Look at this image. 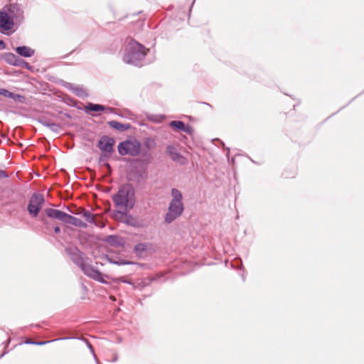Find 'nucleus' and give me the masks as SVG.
<instances>
[{"instance_id": "obj_1", "label": "nucleus", "mask_w": 364, "mask_h": 364, "mask_svg": "<svg viewBox=\"0 0 364 364\" xmlns=\"http://www.w3.org/2000/svg\"><path fill=\"white\" fill-rule=\"evenodd\" d=\"M135 191L129 183L121 186L115 194V206L120 208L115 210V221H119L127 225H134L135 219L127 214V210L132 209L135 203Z\"/></svg>"}, {"instance_id": "obj_2", "label": "nucleus", "mask_w": 364, "mask_h": 364, "mask_svg": "<svg viewBox=\"0 0 364 364\" xmlns=\"http://www.w3.org/2000/svg\"><path fill=\"white\" fill-rule=\"evenodd\" d=\"M22 16V12L16 4H9L0 11V32L9 34L13 31L14 18Z\"/></svg>"}, {"instance_id": "obj_3", "label": "nucleus", "mask_w": 364, "mask_h": 364, "mask_svg": "<svg viewBox=\"0 0 364 364\" xmlns=\"http://www.w3.org/2000/svg\"><path fill=\"white\" fill-rule=\"evenodd\" d=\"M172 199L169 203L168 212L165 215V222L171 223L178 218L183 211V196L180 191L176 188L171 190Z\"/></svg>"}, {"instance_id": "obj_4", "label": "nucleus", "mask_w": 364, "mask_h": 364, "mask_svg": "<svg viewBox=\"0 0 364 364\" xmlns=\"http://www.w3.org/2000/svg\"><path fill=\"white\" fill-rule=\"evenodd\" d=\"M149 49L136 41L132 40L128 45L127 53L124 60L129 63H135L145 57Z\"/></svg>"}, {"instance_id": "obj_5", "label": "nucleus", "mask_w": 364, "mask_h": 364, "mask_svg": "<svg viewBox=\"0 0 364 364\" xmlns=\"http://www.w3.org/2000/svg\"><path fill=\"white\" fill-rule=\"evenodd\" d=\"M99 149L102 151V154L100 156V161L102 166L106 168L109 173H111V166L107 163V158L112 154L114 146V139L107 136H103L100 138L97 144Z\"/></svg>"}, {"instance_id": "obj_6", "label": "nucleus", "mask_w": 364, "mask_h": 364, "mask_svg": "<svg viewBox=\"0 0 364 364\" xmlns=\"http://www.w3.org/2000/svg\"><path fill=\"white\" fill-rule=\"evenodd\" d=\"M141 149V144L136 139H129L118 145V151L121 155L136 156Z\"/></svg>"}, {"instance_id": "obj_7", "label": "nucleus", "mask_w": 364, "mask_h": 364, "mask_svg": "<svg viewBox=\"0 0 364 364\" xmlns=\"http://www.w3.org/2000/svg\"><path fill=\"white\" fill-rule=\"evenodd\" d=\"M44 203V198L41 194H34L31 198L28 206L29 213L33 217H36L39 210L42 208Z\"/></svg>"}, {"instance_id": "obj_8", "label": "nucleus", "mask_w": 364, "mask_h": 364, "mask_svg": "<svg viewBox=\"0 0 364 364\" xmlns=\"http://www.w3.org/2000/svg\"><path fill=\"white\" fill-rule=\"evenodd\" d=\"M82 269L84 273L88 277L100 282H103L101 273L92 267L89 264H83L82 265Z\"/></svg>"}, {"instance_id": "obj_9", "label": "nucleus", "mask_w": 364, "mask_h": 364, "mask_svg": "<svg viewBox=\"0 0 364 364\" xmlns=\"http://www.w3.org/2000/svg\"><path fill=\"white\" fill-rule=\"evenodd\" d=\"M168 156L175 161L180 164L186 163V159L178 151L177 148L173 146H168L166 149Z\"/></svg>"}, {"instance_id": "obj_10", "label": "nucleus", "mask_w": 364, "mask_h": 364, "mask_svg": "<svg viewBox=\"0 0 364 364\" xmlns=\"http://www.w3.org/2000/svg\"><path fill=\"white\" fill-rule=\"evenodd\" d=\"M63 223H65L68 224H71L75 227L82 228H86L87 226V224L85 223H84L82 220H81L80 219L75 218L71 215L67 214L66 213H65V220H63Z\"/></svg>"}, {"instance_id": "obj_11", "label": "nucleus", "mask_w": 364, "mask_h": 364, "mask_svg": "<svg viewBox=\"0 0 364 364\" xmlns=\"http://www.w3.org/2000/svg\"><path fill=\"white\" fill-rule=\"evenodd\" d=\"M46 215L51 218L58 219L63 222L65 220V213L61 210L53 209V208H47L46 209Z\"/></svg>"}, {"instance_id": "obj_12", "label": "nucleus", "mask_w": 364, "mask_h": 364, "mask_svg": "<svg viewBox=\"0 0 364 364\" xmlns=\"http://www.w3.org/2000/svg\"><path fill=\"white\" fill-rule=\"evenodd\" d=\"M18 54L23 57H31L33 55L34 50L27 46H19L16 48Z\"/></svg>"}, {"instance_id": "obj_13", "label": "nucleus", "mask_w": 364, "mask_h": 364, "mask_svg": "<svg viewBox=\"0 0 364 364\" xmlns=\"http://www.w3.org/2000/svg\"><path fill=\"white\" fill-rule=\"evenodd\" d=\"M148 245L145 244H138L134 247V251L137 255L139 257H142L145 255V253L147 251Z\"/></svg>"}, {"instance_id": "obj_14", "label": "nucleus", "mask_w": 364, "mask_h": 364, "mask_svg": "<svg viewBox=\"0 0 364 364\" xmlns=\"http://www.w3.org/2000/svg\"><path fill=\"white\" fill-rule=\"evenodd\" d=\"M92 223L95 224L97 227L104 228L106 224V220H104L102 215L95 214Z\"/></svg>"}, {"instance_id": "obj_15", "label": "nucleus", "mask_w": 364, "mask_h": 364, "mask_svg": "<svg viewBox=\"0 0 364 364\" xmlns=\"http://www.w3.org/2000/svg\"><path fill=\"white\" fill-rule=\"evenodd\" d=\"M115 249L121 248L119 251H122L125 248L126 242L122 237L115 236Z\"/></svg>"}, {"instance_id": "obj_16", "label": "nucleus", "mask_w": 364, "mask_h": 364, "mask_svg": "<svg viewBox=\"0 0 364 364\" xmlns=\"http://www.w3.org/2000/svg\"><path fill=\"white\" fill-rule=\"evenodd\" d=\"M171 127L176 128L178 130L185 131L186 130V125L183 122L181 121H172L170 123Z\"/></svg>"}, {"instance_id": "obj_17", "label": "nucleus", "mask_w": 364, "mask_h": 364, "mask_svg": "<svg viewBox=\"0 0 364 364\" xmlns=\"http://www.w3.org/2000/svg\"><path fill=\"white\" fill-rule=\"evenodd\" d=\"M86 109L87 111H91V112H100V111L103 110V107L100 105L89 104L86 107Z\"/></svg>"}, {"instance_id": "obj_18", "label": "nucleus", "mask_w": 364, "mask_h": 364, "mask_svg": "<svg viewBox=\"0 0 364 364\" xmlns=\"http://www.w3.org/2000/svg\"><path fill=\"white\" fill-rule=\"evenodd\" d=\"M95 214H92L90 211L85 210H82V216L86 219V220L89 223H92V220L95 218Z\"/></svg>"}, {"instance_id": "obj_19", "label": "nucleus", "mask_w": 364, "mask_h": 364, "mask_svg": "<svg viewBox=\"0 0 364 364\" xmlns=\"http://www.w3.org/2000/svg\"><path fill=\"white\" fill-rule=\"evenodd\" d=\"M73 338H77V339H79V340H82V341H89V338H87L86 336H82V337H79V338L78 337L68 336V337L55 338V339L50 340V341L55 342V341H58L59 340L73 339Z\"/></svg>"}, {"instance_id": "obj_20", "label": "nucleus", "mask_w": 364, "mask_h": 364, "mask_svg": "<svg viewBox=\"0 0 364 364\" xmlns=\"http://www.w3.org/2000/svg\"><path fill=\"white\" fill-rule=\"evenodd\" d=\"M16 58V55L12 53H9L6 56V60L9 63H12L14 65H17V63H16L17 60Z\"/></svg>"}, {"instance_id": "obj_21", "label": "nucleus", "mask_w": 364, "mask_h": 364, "mask_svg": "<svg viewBox=\"0 0 364 364\" xmlns=\"http://www.w3.org/2000/svg\"><path fill=\"white\" fill-rule=\"evenodd\" d=\"M129 127V124H122L121 123L115 122V129L122 131V130L127 129Z\"/></svg>"}, {"instance_id": "obj_22", "label": "nucleus", "mask_w": 364, "mask_h": 364, "mask_svg": "<svg viewBox=\"0 0 364 364\" xmlns=\"http://www.w3.org/2000/svg\"><path fill=\"white\" fill-rule=\"evenodd\" d=\"M0 95L9 98L13 97V92H11L5 89H0Z\"/></svg>"}, {"instance_id": "obj_23", "label": "nucleus", "mask_w": 364, "mask_h": 364, "mask_svg": "<svg viewBox=\"0 0 364 364\" xmlns=\"http://www.w3.org/2000/svg\"><path fill=\"white\" fill-rule=\"evenodd\" d=\"M11 99H14L15 101L22 102L24 97L20 95L13 93V97H11Z\"/></svg>"}, {"instance_id": "obj_24", "label": "nucleus", "mask_w": 364, "mask_h": 364, "mask_svg": "<svg viewBox=\"0 0 364 364\" xmlns=\"http://www.w3.org/2000/svg\"><path fill=\"white\" fill-rule=\"evenodd\" d=\"M9 176L5 171L0 169V178H7Z\"/></svg>"}, {"instance_id": "obj_25", "label": "nucleus", "mask_w": 364, "mask_h": 364, "mask_svg": "<svg viewBox=\"0 0 364 364\" xmlns=\"http://www.w3.org/2000/svg\"><path fill=\"white\" fill-rule=\"evenodd\" d=\"M85 209L83 208H78L75 212H74L76 215H82V210H85Z\"/></svg>"}, {"instance_id": "obj_26", "label": "nucleus", "mask_w": 364, "mask_h": 364, "mask_svg": "<svg viewBox=\"0 0 364 364\" xmlns=\"http://www.w3.org/2000/svg\"><path fill=\"white\" fill-rule=\"evenodd\" d=\"M54 231H55V233H59L60 232V228L59 227H55V229H54Z\"/></svg>"}, {"instance_id": "obj_27", "label": "nucleus", "mask_w": 364, "mask_h": 364, "mask_svg": "<svg viewBox=\"0 0 364 364\" xmlns=\"http://www.w3.org/2000/svg\"><path fill=\"white\" fill-rule=\"evenodd\" d=\"M24 341H27V342L33 341V338H26V340Z\"/></svg>"}, {"instance_id": "obj_28", "label": "nucleus", "mask_w": 364, "mask_h": 364, "mask_svg": "<svg viewBox=\"0 0 364 364\" xmlns=\"http://www.w3.org/2000/svg\"><path fill=\"white\" fill-rule=\"evenodd\" d=\"M109 124L110 125V127H114V122L113 121L109 122Z\"/></svg>"}, {"instance_id": "obj_29", "label": "nucleus", "mask_w": 364, "mask_h": 364, "mask_svg": "<svg viewBox=\"0 0 364 364\" xmlns=\"http://www.w3.org/2000/svg\"><path fill=\"white\" fill-rule=\"evenodd\" d=\"M109 298L112 299V300H114V296H110Z\"/></svg>"}, {"instance_id": "obj_30", "label": "nucleus", "mask_w": 364, "mask_h": 364, "mask_svg": "<svg viewBox=\"0 0 364 364\" xmlns=\"http://www.w3.org/2000/svg\"><path fill=\"white\" fill-rule=\"evenodd\" d=\"M36 344H44L45 343L41 342V343H36Z\"/></svg>"}, {"instance_id": "obj_31", "label": "nucleus", "mask_w": 364, "mask_h": 364, "mask_svg": "<svg viewBox=\"0 0 364 364\" xmlns=\"http://www.w3.org/2000/svg\"><path fill=\"white\" fill-rule=\"evenodd\" d=\"M0 45H2V46L4 45L3 41H0Z\"/></svg>"}, {"instance_id": "obj_32", "label": "nucleus", "mask_w": 364, "mask_h": 364, "mask_svg": "<svg viewBox=\"0 0 364 364\" xmlns=\"http://www.w3.org/2000/svg\"><path fill=\"white\" fill-rule=\"evenodd\" d=\"M110 207H111V205H110V203H109V208H108V209H107V210H109V209H110Z\"/></svg>"}, {"instance_id": "obj_33", "label": "nucleus", "mask_w": 364, "mask_h": 364, "mask_svg": "<svg viewBox=\"0 0 364 364\" xmlns=\"http://www.w3.org/2000/svg\"><path fill=\"white\" fill-rule=\"evenodd\" d=\"M6 341L10 342L11 341V338H8V340Z\"/></svg>"}, {"instance_id": "obj_34", "label": "nucleus", "mask_w": 364, "mask_h": 364, "mask_svg": "<svg viewBox=\"0 0 364 364\" xmlns=\"http://www.w3.org/2000/svg\"><path fill=\"white\" fill-rule=\"evenodd\" d=\"M87 344H88V346H89L90 348H91V347H92V346H91V345L90 344V343H87Z\"/></svg>"}, {"instance_id": "obj_35", "label": "nucleus", "mask_w": 364, "mask_h": 364, "mask_svg": "<svg viewBox=\"0 0 364 364\" xmlns=\"http://www.w3.org/2000/svg\"><path fill=\"white\" fill-rule=\"evenodd\" d=\"M114 264H119V262L115 260Z\"/></svg>"}]
</instances>
